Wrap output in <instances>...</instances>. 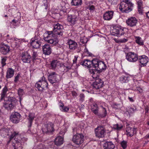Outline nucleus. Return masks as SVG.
Here are the masks:
<instances>
[{"mask_svg":"<svg viewBox=\"0 0 149 149\" xmlns=\"http://www.w3.org/2000/svg\"><path fill=\"white\" fill-rule=\"evenodd\" d=\"M58 76L55 72H52L49 74L48 77V80L51 84H53L57 82V77Z\"/></svg>","mask_w":149,"mask_h":149,"instance_id":"17","label":"nucleus"},{"mask_svg":"<svg viewBox=\"0 0 149 149\" xmlns=\"http://www.w3.org/2000/svg\"><path fill=\"white\" fill-rule=\"evenodd\" d=\"M103 111L104 115H102V117H105L107 115V111L105 108H103Z\"/></svg>","mask_w":149,"mask_h":149,"instance_id":"51","label":"nucleus"},{"mask_svg":"<svg viewBox=\"0 0 149 149\" xmlns=\"http://www.w3.org/2000/svg\"><path fill=\"white\" fill-rule=\"evenodd\" d=\"M31 58L28 52H23L21 55V60L24 63H30Z\"/></svg>","mask_w":149,"mask_h":149,"instance_id":"13","label":"nucleus"},{"mask_svg":"<svg viewBox=\"0 0 149 149\" xmlns=\"http://www.w3.org/2000/svg\"><path fill=\"white\" fill-rule=\"evenodd\" d=\"M68 43L69 45V48L70 49L73 50H76V52L77 53L80 52L81 47L78 46L77 43L74 41L70 39L69 40Z\"/></svg>","mask_w":149,"mask_h":149,"instance_id":"9","label":"nucleus"},{"mask_svg":"<svg viewBox=\"0 0 149 149\" xmlns=\"http://www.w3.org/2000/svg\"><path fill=\"white\" fill-rule=\"evenodd\" d=\"M9 140L8 141V143H9L12 140H10V139H9Z\"/></svg>","mask_w":149,"mask_h":149,"instance_id":"64","label":"nucleus"},{"mask_svg":"<svg viewBox=\"0 0 149 149\" xmlns=\"http://www.w3.org/2000/svg\"><path fill=\"white\" fill-rule=\"evenodd\" d=\"M112 4H115L117 3L118 0H108Z\"/></svg>","mask_w":149,"mask_h":149,"instance_id":"46","label":"nucleus"},{"mask_svg":"<svg viewBox=\"0 0 149 149\" xmlns=\"http://www.w3.org/2000/svg\"><path fill=\"white\" fill-rule=\"evenodd\" d=\"M85 52L87 53V54H88L89 56H91L92 54L91 53H90L89 52L88 50L87 49H85Z\"/></svg>","mask_w":149,"mask_h":149,"instance_id":"55","label":"nucleus"},{"mask_svg":"<svg viewBox=\"0 0 149 149\" xmlns=\"http://www.w3.org/2000/svg\"><path fill=\"white\" fill-rule=\"evenodd\" d=\"M137 3L139 12V13H142L143 8V2L141 0H138L137 1Z\"/></svg>","mask_w":149,"mask_h":149,"instance_id":"28","label":"nucleus"},{"mask_svg":"<svg viewBox=\"0 0 149 149\" xmlns=\"http://www.w3.org/2000/svg\"><path fill=\"white\" fill-rule=\"evenodd\" d=\"M114 12L113 11H108L103 15V18L105 20H109L113 18Z\"/></svg>","mask_w":149,"mask_h":149,"instance_id":"20","label":"nucleus"},{"mask_svg":"<svg viewBox=\"0 0 149 149\" xmlns=\"http://www.w3.org/2000/svg\"><path fill=\"white\" fill-rule=\"evenodd\" d=\"M7 57L6 56H5L4 57H1V64L3 67L5 66L6 64L5 62L7 60Z\"/></svg>","mask_w":149,"mask_h":149,"instance_id":"38","label":"nucleus"},{"mask_svg":"<svg viewBox=\"0 0 149 149\" xmlns=\"http://www.w3.org/2000/svg\"><path fill=\"white\" fill-rule=\"evenodd\" d=\"M63 26L58 23L54 24L53 31H47V33L45 34L44 40L53 46L56 45L58 43V39L53 35L57 37L62 36L63 32Z\"/></svg>","mask_w":149,"mask_h":149,"instance_id":"1","label":"nucleus"},{"mask_svg":"<svg viewBox=\"0 0 149 149\" xmlns=\"http://www.w3.org/2000/svg\"><path fill=\"white\" fill-rule=\"evenodd\" d=\"M126 131L127 133V135L131 137H132L136 132L135 128H132L129 127L126 128Z\"/></svg>","mask_w":149,"mask_h":149,"instance_id":"23","label":"nucleus"},{"mask_svg":"<svg viewBox=\"0 0 149 149\" xmlns=\"http://www.w3.org/2000/svg\"><path fill=\"white\" fill-rule=\"evenodd\" d=\"M91 110L95 114H97L98 113V108L95 109V108H92Z\"/></svg>","mask_w":149,"mask_h":149,"instance_id":"44","label":"nucleus"},{"mask_svg":"<svg viewBox=\"0 0 149 149\" xmlns=\"http://www.w3.org/2000/svg\"><path fill=\"white\" fill-rule=\"evenodd\" d=\"M42 40L39 36H36L31 39V45L33 48H39L41 45Z\"/></svg>","mask_w":149,"mask_h":149,"instance_id":"6","label":"nucleus"},{"mask_svg":"<svg viewBox=\"0 0 149 149\" xmlns=\"http://www.w3.org/2000/svg\"><path fill=\"white\" fill-rule=\"evenodd\" d=\"M21 116L18 112L13 113L10 116V120L14 123H17L20 120Z\"/></svg>","mask_w":149,"mask_h":149,"instance_id":"12","label":"nucleus"},{"mask_svg":"<svg viewBox=\"0 0 149 149\" xmlns=\"http://www.w3.org/2000/svg\"><path fill=\"white\" fill-rule=\"evenodd\" d=\"M35 118V116L34 113H29L28 117L27 118L29 123V127H30L31 126L33 121Z\"/></svg>","mask_w":149,"mask_h":149,"instance_id":"26","label":"nucleus"},{"mask_svg":"<svg viewBox=\"0 0 149 149\" xmlns=\"http://www.w3.org/2000/svg\"><path fill=\"white\" fill-rule=\"evenodd\" d=\"M14 71L12 68H9L7 71L6 77L7 79L13 77L14 74Z\"/></svg>","mask_w":149,"mask_h":149,"instance_id":"27","label":"nucleus"},{"mask_svg":"<svg viewBox=\"0 0 149 149\" xmlns=\"http://www.w3.org/2000/svg\"><path fill=\"white\" fill-rule=\"evenodd\" d=\"M79 13L77 11L75 12L74 14L69 15L68 17V20L72 25L75 24V22L77 20V17Z\"/></svg>","mask_w":149,"mask_h":149,"instance_id":"14","label":"nucleus"},{"mask_svg":"<svg viewBox=\"0 0 149 149\" xmlns=\"http://www.w3.org/2000/svg\"><path fill=\"white\" fill-rule=\"evenodd\" d=\"M137 22V20L134 17L129 18L126 21V23L128 26L130 27L135 26Z\"/></svg>","mask_w":149,"mask_h":149,"instance_id":"19","label":"nucleus"},{"mask_svg":"<svg viewBox=\"0 0 149 149\" xmlns=\"http://www.w3.org/2000/svg\"><path fill=\"white\" fill-rule=\"evenodd\" d=\"M136 89L137 91H138L139 93H141L142 92V89L139 87H137Z\"/></svg>","mask_w":149,"mask_h":149,"instance_id":"53","label":"nucleus"},{"mask_svg":"<svg viewBox=\"0 0 149 149\" xmlns=\"http://www.w3.org/2000/svg\"><path fill=\"white\" fill-rule=\"evenodd\" d=\"M32 52L33 53L31 57L33 60L34 61L37 59V58L38 57V54H37V52L35 51L34 49L32 50Z\"/></svg>","mask_w":149,"mask_h":149,"instance_id":"35","label":"nucleus"},{"mask_svg":"<svg viewBox=\"0 0 149 149\" xmlns=\"http://www.w3.org/2000/svg\"><path fill=\"white\" fill-rule=\"evenodd\" d=\"M133 4L129 0H123L120 4L119 9L123 13H128L132 10Z\"/></svg>","mask_w":149,"mask_h":149,"instance_id":"3","label":"nucleus"},{"mask_svg":"<svg viewBox=\"0 0 149 149\" xmlns=\"http://www.w3.org/2000/svg\"><path fill=\"white\" fill-rule=\"evenodd\" d=\"M42 50L43 54L45 55H49L52 52L51 46L48 44H45L42 46Z\"/></svg>","mask_w":149,"mask_h":149,"instance_id":"16","label":"nucleus"},{"mask_svg":"<svg viewBox=\"0 0 149 149\" xmlns=\"http://www.w3.org/2000/svg\"><path fill=\"white\" fill-rule=\"evenodd\" d=\"M60 107H61V108H63L64 107V105L62 102L60 103Z\"/></svg>","mask_w":149,"mask_h":149,"instance_id":"60","label":"nucleus"},{"mask_svg":"<svg viewBox=\"0 0 149 149\" xmlns=\"http://www.w3.org/2000/svg\"><path fill=\"white\" fill-rule=\"evenodd\" d=\"M80 41L83 44L85 43L86 42L84 41V40H83V39H82L81 38L80 39Z\"/></svg>","mask_w":149,"mask_h":149,"instance_id":"58","label":"nucleus"},{"mask_svg":"<svg viewBox=\"0 0 149 149\" xmlns=\"http://www.w3.org/2000/svg\"><path fill=\"white\" fill-rule=\"evenodd\" d=\"M59 64V63L57 60L52 61L51 63L52 68L53 69H55L57 65Z\"/></svg>","mask_w":149,"mask_h":149,"instance_id":"32","label":"nucleus"},{"mask_svg":"<svg viewBox=\"0 0 149 149\" xmlns=\"http://www.w3.org/2000/svg\"><path fill=\"white\" fill-rule=\"evenodd\" d=\"M106 130L103 126H99L95 129L96 136L98 138H103L104 136Z\"/></svg>","mask_w":149,"mask_h":149,"instance_id":"8","label":"nucleus"},{"mask_svg":"<svg viewBox=\"0 0 149 149\" xmlns=\"http://www.w3.org/2000/svg\"><path fill=\"white\" fill-rule=\"evenodd\" d=\"M129 99L132 102H133L134 101V100L132 97H128Z\"/></svg>","mask_w":149,"mask_h":149,"instance_id":"61","label":"nucleus"},{"mask_svg":"<svg viewBox=\"0 0 149 149\" xmlns=\"http://www.w3.org/2000/svg\"><path fill=\"white\" fill-rule=\"evenodd\" d=\"M84 137V136L82 134H77L73 136L72 141L75 144L79 145L83 143Z\"/></svg>","mask_w":149,"mask_h":149,"instance_id":"11","label":"nucleus"},{"mask_svg":"<svg viewBox=\"0 0 149 149\" xmlns=\"http://www.w3.org/2000/svg\"><path fill=\"white\" fill-rule=\"evenodd\" d=\"M15 141H16V143L13 145L15 146L16 147H17V148H18L19 147H20L21 145V144L20 142H19V141L17 140H15Z\"/></svg>","mask_w":149,"mask_h":149,"instance_id":"42","label":"nucleus"},{"mask_svg":"<svg viewBox=\"0 0 149 149\" xmlns=\"http://www.w3.org/2000/svg\"><path fill=\"white\" fill-rule=\"evenodd\" d=\"M127 40H128L127 39L124 38V39H120V42L124 43V42H127Z\"/></svg>","mask_w":149,"mask_h":149,"instance_id":"50","label":"nucleus"},{"mask_svg":"<svg viewBox=\"0 0 149 149\" xmlns=\"http://www.w3.org/2000/svg\"><path fill=\"white\" fill-rule=\"evenodd\" d=\"M8 130L6 128H3L0 130V133L2 135L4 136L8 134Z\"/></svg>","mask_w":149,"mask_h":149,"instance_id":"36","label":"nucleus"},{"mask_svg":"<svg viewBox=\"0 0 149 149\" xmlns=\"http://www.w3.org/2000/svg\"><path fill=\"white\" fill-rule=\"evenodd\" d=\"M18 93L19 96H21L24 94V92L23 89L19 88L18 90Z\"/></svg>","mask_w":149,"mask_h":149,"instance_id":"40","label":"nucleus"},{"mask_svg":"<svg viewBox=\"0 0 149 149\" xmlns=\"http://www.w3.org/2000/svg\"><path fill=\"white\" fill-rule=\"evenodd\" d=\"M113 35L120 36L124 34V32L123 29L118 27L116 26L113 28L112 30Z\"/></svg>","mask_w":149,"mask_h":149,"instance_id":"15","label":"nucleus"},{"mask_svg":"<svg viewBox=\"0 0 149 149\" xmlns=\"http://www.w3.org/2000/svg\"><path fill=\"white\" fill-rule=\"evenodd\" d=\"M136 108H134L132 107H130L129 108V109H128V111L129 113H134L135 111L136 110Z\"/></svg>","mask_w":149,"mask_h":149,"instance_id":"43","label":"nucleus"},{"mask_svg":"<svg viewBox=\"0 0 149 149\" xmlns=\"http://www.w3.org/2000/svg\"><path fill=\"white\" fill-rule=\"evenodd\" d=\"M135 38L136 42L137 43L140 45H143V42L141 40V37H135Z\"/></svg>","mask_w":149,"mask_h":149,"instance_id":"34","label":"nucleus"},{"mask_svg":"<svg viewBox=\"0 0 149 149\" xmlns=\"http://www.w3.org/2000/svg\"><path fill=\"white\" fill-rule=\"evenodd\" d=\"M123 126L121 124H118L113 125V128L117 130H120L123 127Z\"/></svg>","mask_w":149,"mask_h":149,"instance_id":"37","label":"nucleus"},{"mask_svg":"<svg viewBox=\"0 0 149 149\" xmlns=\"http://www.w3.org/2000/svg\"><path fill=\"white\" fill-rule=\"evenodd\" d=\"M71 69V67L70 66H66L64 68L65 70V71L67 72L69 70Z\"/></svg>","mask_w":149,"mask_h":149,"instance_id":"52","label":"nucleus"},{"mask_svg":"<svg viewBox=\"0 0 149 149\" xmlns=\"http://www.w3.org/2000/svg\"><path fill=\"white\" fill-rule=\"evenodd\" d=\"M149 110V108L148 107H147L145 108V113H147Z\"/></svg>","mask_w":149,"mask_h":149,"instance_id":"56","label":"nucleus"},{"mask_svg":"<svg viewBox=\"0 0 149 149\" xmlns=\"http://www.w3.org/2000/svg\"><path fill=\"white\" fill-rule=\"evenodd\" d=\"M42 131L44 133H47L54 131L53 124L49 123L48 124H45L42 127Z\"/></svg>","mask_w":149,"mask_h":149,"instance_id":"10","label":"nucleus"},{"mask_svg":"<svg viewBox=\"0 0 149 149\" xmlns=\"http://www.w3.org/2000/svg\"><path fill=\"white\" fill-rule=\"evenodd\" d=\"M121 145L123 149H125L127 146V142L125 141H123L121 143Z\"/></svg>","mask_w":149,"mask_h":149,"instance_id":"41","label":"nucleus"},{"mask_svg":"<svg viewBox=\"0 0 149 149\" xmlns=\"http://www.w3.org/2000/svg\"><path fill=\"white\" fill-rule=\"evenodd\" d=\"M91 73L93 78L95 79L93 84V88L97 89L102 88L103 86V82L101 79L99 78L100 73L98 74L96 70L93 71Z\"/></svg>","mask_w":149,"mask_h":149,"instance_id":"4","label":"nucleus"},{"mask_svg":"<svg viewBox=\"0 0 149 149\" xmlns=\"http://www.w3.org/2000/svg\"><path fill=\"white\" fill-rule=\"evenodd\" d=\"M17 20H15V19H13L10 22V23L13 24L14 26H16V24L17 22Z\"/></svg>","mask_w":149,"mask_h":149,"instance_id":"48","label":"nucleus"},{"mask_svg":"<svg viewBox=\"0 0 149 149\" xmlns=\"http://www.w3.org/2000/svg\"><path fill=\"white\" fill-rule=\"evenodd\" d=\"M13 146L14 147V149H17L16 147V146H14L13 145Z\"/></svg>","mask_w":149,"mask_h":149,"instance_id":"63","label":"nucleus"},{"mask_svg":"<svg viewBox=\"0 0 149 149\" xmlns=\"http://www.w3.org/2000/svg\"><path fill=\"white\" fill-rule=\"evenodd\" d=\"M20 77V74H18L16 76L15 79L14 81L15 82H17L19 80V77Z\"/></svg>","mask_w":149,"mask_h":149,"instance_id":"47","label":"nucleus"},{"mask_svg":"<svg viewBox=\"0 0 149 149\" xmlns=\"http://www.w3.org/2000/svg\"><path fill=\"white\" fill-rule=\"evenodd\" d=\"M18 133H16L15 132H14L13 134H11V136L9 137V139L10 140H12L14 137H15L14 139L15 140V138L16 136L18 135Z\"/></svg>","mask_w":149,"mask_h":149,"instance_id":"39","label":"nucleus"},{"mask_svg":"<svg viewBox=\"0 0 149 149\" xmlns=\"http://www.w3.org/2000/svg\"><path fill=\"white\" fill-rule=\"evenodd\" d=\"M138 60L141 64L142 66H146L148 61V57L145 55L139 56Z\"/></svg>","mask_w":149,"mask_h":149,"instance_id":"18","label":"nucleus"},{"mask_svg":"<svg viewBox=\"0 0 149 149\" xmlns=\"http://www.w3.org/2000/svg\"><path fill=\"white\" fill-rule=\"evenodd\" d=\"M71 3L72 5L78 6L81 5L82 0H72Z\"/></svg>","mask_w":149,"mask_h":149,"instance_id":"31","label":"nucleus"},{"mask_svg":"<svg viewBox=\"0 0 149 149\" xmlns=\"http://www.w3.org/2000/svg\"><path fill=\"white\" fill-rule=\"evenodd\" d=\"M63 139L62 137L60 136L56 137L54 141L55 144L57 146L61 145L63 144Z\"/></svg>","mask_w":149,"mask_h":149,"instance_id":"24","label":"nucleus"},{"mask_svg":"<svg viewBox=\"0 0 149 149\" xmlns=\"http://www.w3.org/2000/svg\"><path fill=\"white\" fill-rule=\"evenodd\" d=\"M92 108H98L97 105L96 104H93Z\"/></svg>","mask_w":149,"mask_h":149,"instance_id":"57","label":"nucleus"},{"mask_svg":"<svg viewBox=\"0 0 149 149\" xmlns=\"http://www.w3.org/2000/svg\"><path fill=\"white\" fill-rule=\"evenodd\" d=\"M35 86L40 91H42L44 90L43 88V86H42V84L41 83V80H39L36 83Z\"/></svg>","mask_w":149,"mask_h":149,"instance_id":"30","label":"nucleus"},{"mask_svg":"<svg viewBox=\"0 0 149 149\" xmlns=\"http://www.w3.org/2000/svg\"><path fill=\"white\" fill-rule=\"evenodd\" d=\"M72 95L73 96H76L77 95V94L75 92L73 91L72 92Z\"/></svg>","mask_w":149,"mask_h":149,"instance_id":"59","label":"nucleus"},{"mask_svg":"<svg viewBox=\"0 0 149 149\" xmlns=\"http://www.w3.org/2000/svg\"><path fill=\"white\" fill-rule=\"evenodd\" d=\"M10 47L7 45H2L1 47L0 52L2 54L6 55L10 51Z\"/></svg>","mask_w":149,"mask_h":149,"instance_id":"21","label":"nucleus"},{"mask_svg":"<svg viewBox=\"0 0 149 149\" xmlns=\"http://www.w3.org/2000/svg\"><path fill=\"white\" fill-rule=\"evenodd\" d=\"M89 9L91 10H93L95 9V7L93 6L92 5L89 7Z\"/></svg>","mask_w":149,"mask_h":149,"instance_id":"49","label":"nucleus"},{"mask_svg":"<svg viewBox=\"0 0 149 149\" xmlns=\"http://www.w3.org/2000/svg\"><path fill=\"white\" fill-rule=\"evenodd\" d=\"M103 147L104 149H114L115 146L111 141H107L104 143Z\"/></svg>","mask_w":149,"mask_h":149,"instance_id":"22","label":"nucleus"},{"mask_svg":"<svg viewBox=\"0 0 149 149\" xmlns=\"http://www.w3.org/2000/svg\"><path fill=\"white\" fill-rule=\"evenodd\" d=\"M81 100H83L84 97V95L83 94H81L80 96Z\"/></svg>","mask_w":149,"mask_h":149,"instance_id":"54","label":"nucleus"},{"mask_svg":"<svg viewBox=\"0 0 149 149\" xmlns=\"http://www.w3.org/2000/svg\"><path fill=\"white\" fill-rule=\"evenodd\" d=\"M81 64L83 66L88 68H91L94 69L92 70L93 71H97L98 74L101 72L103 70H105L107 66L104 63L97 59H94L92 61L88 59H86L81 62Z\"/></svg>","mask_w":149,"mask_h":149,"instance_id":"2","label":"nucleus"},{"mask_svg":"<svg viewBox=\"0 0 149 149\" xmlns=\"http://www.w3.org/2000/svg\"><path fill=\"white\" fill-rule=\"evenodd\" d=\"M126 58L129 62L134 63L138 59L137 55L134 52H129L126 53Z\"/></svg>","mask_w":149,"mask_h":149,"instance_id":"7","label":"nucleus"},{"mask_svg":"<svg viewBox=\"0 0 149 149\" xmlns=\"http://www.w3.org/2000/svg\"><path fill=\"white\" fill-rule=\"evenodd\" d=\"M69 108L66 107V106H64L63 108L61 109V111L64 112H67L69 110Z\"/></svg>","mask_w":149,"mask_h":149,"instance_id":"45","label":"nucleus"},{"mask_svg":"<svg viewBox=\"0 0 149 149\" xmlns=\"http://www.w3.org/2000/svg\"><path fill=\"white\" fill-rule=\"evenodd\" d=\"M16 100L15 97H9L8 100L4 103L3 107L7 110H12L15 107Z\"/></svg>","mask_w":149,"mask_h":149,"instance_id":"5","label":"nucleus"},{"mask_svg":"<svg viewBox=\"0 0 149 149\" xmlns=\"http://www.w3.org/2000/svg\"><path fill=\"white\" fill-rule=\"evenodd\" d=\"M147 17L149 18V11L146 13Z\"/></svg>","mask_w":149,"mask_h":149,"instance_id":"62","label":"nucleus"},{"mask_svg":"<svg viewBox=\"0 0 149 149\" xmlns=\"http://www.w3.org/2000/svg\"><path fill=\"white\" fill-rule=\"evenodd\" d=\"M8 90V88L6 86H5L2 90L0 95L1 96L0 101L3 100L6 97L7 92Z\"/></svg>","mask_w":149,"mask_h":149,"instance_id":"25","label":"nucleus"},{"mask_svg":"<svg viewBox=\"0 0 149 149\" xmlns=\"http://www.w3.org/2000/svg\"><path fill=\"white\" fill-rule=\"evenodd\" d=\"M45 77H43L42 80H41V83L42 84V86H43V88L44 89L45 88H48V84L46 80H45Z\"/></svg>","mask_w":149,"mask_h":149,"instance_id":"29","label":"nucleus"},{"mask_svg":"<svg viewBox=\"0 0 149 149\" xmlns=\"http://www.w3.org/2000/svg\"><path fill=\"white\" fill-rule=\"evenodd\" d=\"M129 81L128 77L125 76H122L120 78V81L121 83H125Z\"/></svg>","mask_w":149,"mask_h":149,"instance_id":"33","label":"nucleus"}]
</instances>
